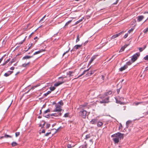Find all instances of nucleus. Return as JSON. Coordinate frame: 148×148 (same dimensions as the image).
Here are the masks:
<instances>
[{
	"label": "nucleus",
	"mask_w": 148,
	"mask_h": 148,
	"mask_svg": "<svg viewBox=\"0 0 148 148\" xmlns=\"http://www.w3.org/2000/svg\"><path fill=\"white\" fill-rule=\"evenodd\" d=\"M123 134H121L120 132H118L112 135L111 137H114V138H112V140L115 143H117L121 138H123Z\"/></svg>",
	"instance_id": "1"
},
{
	"label": "nucleus",
	"mask_w": 148,
	"mask_h": 148,
	"mask_svg": "<svg viewBox=\"0 0 148 148\" xmlns=\"http://www.w3.org/2000/svg\"><path fill=\"white\" fill-rule=\"evenodd\" d=\"M140 53H136L133 55L131 58V60L132 62H134L140 56Z\"/></svg>",
	"instance_id": "2"
},
{
	"label": "nucleus",
	"mask_w": 148,
	"mask_h": 148,
	"mask_svg": "<svg viewBox=\"0 0 148 148\" xmlns=\"http://www.w3.org/2000/svg\"><path fill=\"white\" fill-rule=\"evenodd\" d=\"M79 114L83 118H85L87 115V112L86 110H83L80 111Z\"/></svg>",
	"instance_id": "3"
},
{
	"label": "nucleus",
	"mask_w": 148,
	"mask_h": 148,
	"mask_svg": "<svg viewBox=\"0 0 148 148\" xmlns=\"http://www.w3.org/2000/svg\"><path fill=\"white\" fill-rule=\"evenodd\" d=\"M103 97L104 98V99L102 100L101 101H100V102L101 103H108L109 102V97H107L104 98L103 97Z\"/></svg>",
	"instance_id": "4"
},
{
	"label": "nucleus",
	"mask_w": 148,
	"mask_h": 148,
	"mask_svg": "<svg viewBox=\"0 0 148 148\" xmlns=\"http://www.w3.org/2000/svg\"><path fill=\"white\" fill-rule=\"evenodd\" d=\"M56 108L54 110V112H60L62 110L61 106L59 104H56Z\"/></svg>",
	"instance_id": "5"
},
{
	"label": "nucleus",
	"mask_w": 148,
	"mask_h": 148,
	"mask_svg": "<svg viewBox=\"0 0 148 148\" xmlns=\"http://www.w3.org/2000/svg\"><path fill=\"white\" fill-rule=\"evenodd\" d=\"M6 105L8 106V109L10 107L12 103L13 100L11 99H8L7 100Z\"/></svg>",
	"instance_id": "6"
},
{
	"label": "nucleus",
	"mask_w": 148,
	"mask_h": 148,
	"mask_svg": "<svg viewBox=\"0 0 148 148\" xmlns=\"http://www.w3.org/2000/svg\"><path fill=\"white\" fill-rule=\"evenodd\" d=\"M141 103H143V105H145L147 104H148V101L146 102H134L133 104L135 106H137L138 104H141Z\"/></svg>",
	"instance_id": "7"
},
{
	"label": "nucleus",
	"mask_w": 148,
	"mask_h": 148,
	"mask_svg": "<svg viewBox=\"0 0 148 148\" xmlns=\"http://www.w3.org/2000/svg\"><path fill=\"white\" fill-rule=\"evenodd\" d=\"M129 44L127 45H125L124 46H123L122 47H121L120 50L119 51V52H122V51H123L125 48L127 46H128L129 45Z\"/></svg>",
	"instance_id": "8"
},
{
	"label": "nucleus",
	"mask_w": 148,
	"mask_h": 148,
	"mask_svg": "<svg viewBox=\"0 0 148 148\" xmlns=\"http://www.w3.org/2000/svg\"><path fill=\"white\" fill-rule=\"evenodd\" d=\"M144 16H140L137 17L138 19L137 21L138 22H140L144 18Z\"/></svg>",
	"instance_id": "9"
},
{
	"label": "nucleus",
	"mask_w": 148,
	"mask_h": 148,
	"mask_svg": "<svg viewBox=\"0 0 148 148\" xmlns=\"http://www.w3.org/2000/svg\"><path fill=\"white\" fill-rule=\"evenodd\" d=\"M112 92L111 91H109L108 92L105 93L103 95V97L104 98L106 96H107L109 95H110L112 94Z\"/></svg>",
	"instance_id": "10"
},
{
	"label": "nucleus",
	"mask_w": 148,
	"mask_h": 148,
	"mask_svg": "<svg viewBox=\"0 0 148 148\" xmlns=\"http://www.w3.org/2000/svg\"><path fill=\"white\" fill-rule=\"evenodd\" d=\"M13 72V71H9L7 73H5L4 74V75L5 77H8Z\"/></svg>",
	"instance_id": "11"
},
{
	"label": "nucleus",
	"mask_w": 148,
	"mask_h": 148,
	"mask_svg": "<svg viewBox=\"0 0 148 148\" xmlns=\"http://www.w3.org/2000/svg\"><path fill=\"white\" fill-rule=\"evenodd\" d=\"M127 67V65H125L123 67H121L120 69V71H122L126 69Z\"/></svg>",
	"instance_id": "12"
},
{
	"label": "nucleus",
	"mask_w": 148,
	"mask_h": 148,
	"mask_svg": "<svg viewBox=\"0 0 148 148\" xmlns=\"http://www.w3.org/2000/svg\"><path fill=\"white\" fill-rule=\"evenodd\" d=\"M97 122V119H92L91 121H90V123L92 124H95Z\"/></svg>",
	"instance_id": "13"
},
{
	"label": "nucleus",
	"mask_w": 148,
	"mask_h": 148,
	"mask_svg": "<svg viewBox=\"0 0 148 148\" xmlns=\"http://www.w3.org/2000/svg\"><path fill=\"white\" fill-rule=\"evenodd\" d=\"M90 67L89 69H88L87 70H85L83 72L82 74H81L80 75H79L77 78H79V77H81L82 75H84L85 73L87 71H88L90 69Z\"/></svg>",
	"instance_id": "14"
},
{
	"label": "nucleus",
	"mask_w": 148,
	"mask_h": 148,
	"mask_svg": "<svg viewBox=\"0 0 148 148\" xmlns=\"http://www.w3.org/2000/svg\"><path fill=\"white\" fill-rule=\"evenodd\" d=\"M96 56H93L91 58L89 62V64H90L92 62L93 60H94V59L96 58Z\"/></svg>",
	"instance_id": "15"
},
{
	"label": "nucleus",
	"mask_w": 148,
	"mask_h": 148,
	"mask_svg": "<svg viewBox=\"0 0 148 148\" xmlns=\"http://www.w3.org/2000/svg\"><path fill=\"white\" fill-rule=\"evenodd\" d=\"M45 51V50L44 49V50H43V49H41V50H40L37 52H35V53H34V55H36V54H38V53H41V52L43 51Z\"/></svg>",
	"instance_id": "16"
},
{
	"label": "nucleus",
	"mask_w": 148,
	"mask_h": 148,
	"mask_svg": "<svg viewBox=\"0 0 148 148\" xmlns=\"http://www.w3.org/2000/svg\"><path fill=\"white\" fill-rule=\"evenodd\" d=\"M147 47V45H145L143 47L138 48L139 51L140 52L142 51Z\"/></svg>",
	"instance_id": "17"
},
{
	"label": "nucleus",
	"mask_w": 148,
	"mask_h": 148,
	"mask_svg": "<svg viewBox=\"0 0 148 148\" xmlns=\"http://www.w3.org/2000/svg\"><path fill=\"white\" fill-rule=\"evenodd\" d=\"M32 57V56H24L23 58V60L29 59Z\"/></svg>",
	"instance_id": "18"
},
{
	"label": "nucleus",
	"mask_w": 148,
	"mask_h": 148,
	"mask_svg": "<svg viewBox=\"0 0 148 148\" xmlns=\"http://www.w3.org/2000/svg\"><path fill=\"white\" fill-rule=\"evenodd\" d=\"M82 45V44L81 45H76L74 46V49H77L81 47Z\"/></svg>",
	"instance_id": "19"
},
{
	"label": "nucleus",
	"mask_w": 148,
	"mask_h": 148,
	"mask_svg": "<svg viewBox=\"0 0 148 148\" xmlns=\"http://www.w3.org/2000/svg\"><path fill=\"white\" fill-rule=\"evenodd\" d=\"M103 125V123L101 122H98L97 123V126L100 127Z\"/></svg>",
	"instance_id": "20"
},
{
	"label": "nucleus",
	"mask_w": 148,
	"mask_h": 148,
	"mask_svg": "<svg viewBox=\"0 0 148 148\" xmlns=\"http://www.w3.org/2000/svg\"><path fill=\"white\" fill-rule=\"evenodd\" d=\"M64 83V82H60L59 83H56L54 84V86H58L59 85L62 84Z\"/></svg>",
	"instance_id": "21"
},
{
	"label": "nucleus",
	"mask_w": 148,
	"mask_h": 148,
	"mask_svg": "<svg viewBox=\"0 0 148 148\" xmlns=\"http://www.w3.org/2000/svg\"><path fill=\"white\" fill-rule=\"evenodd\" d=\"M30 63V62H29L27 63H24L22 64V66L23 67H25L27 66V65H29Z\"/></svg>",
	"instance_id": "22"
},
{
	"label": "nucleus",
	"mask_w": 148,
	"mask_h": 148,
	"mask_svg": "<svg viewBox=\"0 0 148 148\" xmlns=\"http://www.w3.org/2000/svg\"><path fill=\"white\" fill-rule=\"evenodd\" d=\"M116 102L117 103H120L121 104H124L125 103L124 102H121L119 101L118 100L116 99Z\"/></svg>",
	"instance_id": "23"
},
{
	"label": "nucleus",
	"mask_w": 148,
	"mask_h": 148,
	"mask_svg": "<svg viewBox=\"0 0 148 148\" xmlns=\"http://www.w3.org/2000/svg\"><path fill=\"white\" fill-rule=\"evenodd\" d=\"M73 73H74V72L70 71L67 74L70 76H73V75L72 74Z\"/></svg>",
	"instance_id": "24"
},
{
	"label": "nucleus",
	"mask_w": 148,
	"mask_h": 148,
	"mask_svg": "<svg viewBox=\"0 0 148 148\" xmlns=\"http://www.w3.org/2000/svg\"><path fill=\"white\" fill-rule=\"evenodd\" d=\"M12 147H15L18 145V144L16 142H13L12 143Z\"/></svg>",
	"instance_id": "25"
},
{
	"label": "nucleus",
	"mask_w": 148,
	"mask_h": 148,
	"mask_svg": "<svg viewBox=\"0 0 148 148\" xmlns=\"http://www.w3.org/2000/svg\"><path fill=\"white\" fill-rule=\"evenodd\" d=\"M10 58L7 60L5 61V62L2 64V65L4 66L7 63H8L9 61H10Z\"/></svg>",
	"instance_id": "26"
},
{
	"label": "nucleus",
	"mask_w": 148,
	"mask_h": 148,
	"mask_svg": "<svg viewBox=\"0 0 148 148\" xmlns=\"http://www.w3.org/2000/svg\"><path fill=\"white\" fill-rule=\"evenodd\" d=\"M50 111V110L49 109H48L47 110L45 111L43 113V116H44V114L46 113H47V112H49Z\"/></svg>",
	"instance_id": "27"
},
{
	"label": "nucleus",
	"mask_w": 148,
	"mask_h": 148,
	"mask_svg": "<svg viewBox=\"0 0 148 148\" xmlns=\"http://www.w3.org/2000/svg\"><path fill=\"white\" fill-rule=\"evenodd\" d=\"M4 137L5 138H11L12 137V136H11L7 135L6 134H5V135L4 136Z\"/></svg>",
	"instance_id": "28"
},
{
	"label": "nucleus",
	"mask_w": 148,
	"mask_h": 148,
	"mask_svg": "<svg viewBox=\"0 0 148 148\" xmlns=\"http://www.w3.org/2000/svg\"><path fill=\"white\" fill-rule=\"evenodd\" d=\"M131 121H127L126 123V125L127 127L129 125Z\"/></svg>",
	"instance_id": "29"
},
{
	"label": "nucleus",
	"mask_w": 148,
	"mask_h": 148,
	"mask_svg": "<svg viewBox=\"0 0 148 148\" xmlns=\"http://www.w3.org/2000/svg\"><path fill=\"white\" fill-rule=\"evenodd\" d=\"M72 21V20L69 21L68 22H67V23H66L64 27L68 25Z\"/></svg>",
	"instance_id": "30"
},
{
	"label": "nucleus",
	"mask_w": 148,
	"mask_h": 148,
	"mask_svg": "<svg viewBox=\"0 0 148 148\" xmlns=\"http://www.w3.org/2000/svg\"><path fill=\"white\" fill-rule=\"evenodd\" d=\"M93 74L92 71H91L90 73L87 74L86 75L87 76H90L91 75Z\"/></svg>",
	"instance_id": "31"
},
{
	"label": "nucleus",
	"mask_w": 148,
	"mask_h": 148,
	"mask_svg": "<svg viewBox=\"0 0 148 148\" xmlns=\"http://www.w3.org/2000/svg\"><path fill=\"white\" fill-rule=\"evenodd\" d=\"M51 92V91H49L47 93L44 94V95L45 96H47L48 94H50Z\"/></svg>",
	"instance_id": "32"
},
{
	"label": "nucleus",
	"mask_w": 148,
	"mask_h": 148,
	"mask_svg": "<svg viewBox=\"0 0 148 148\" xmlns=\"http://www.w3.org/2000/svg\"><path fill=\"white\" fill-rule=\"evenodd\" d=\"M16 59L15 58H13V59L12 60H11V61L9 63H10V64H11L12 63L14 62L15 61H16Z\"/></svg>",
	"instance_id": "33"
},
{
	"label": "nucleus",
	"mask_w": 148,
	"mask_h": 148,
	"mask_svg": "<svg viewBox=\"0 0 148 148\" xmlns=\"http://www.w3.org/2000/svg\"><path fill=\"white\" fill-rule=\"evenodd\" d=\"M58 104H59L60 106H62L63 105V103L62 101H59Z\"/></svg>",
	"instance_id": "34"
},
{
	"label": "nucleus",
	"mask_w": 148,
	"mask_h": 148,
	"mask_svg": "<svg viewBox=\"0 0 148 148\" xmlns=\"http://www.w3.org/2000/svg\"><path fill=\"white\" fill-rule=\"evenodd\" d=\"M116 57V56H115V55H114L111 58H110V59L109 60H108V61H110V60L111 59H112L113 60H114V59Z\"/></svg>",
	"instance_id": "35"
},
{
	"label": "nucleus",
	"mask_w": 148,
	"mask_h": 148,
	"mask_svg": "<svg viewBox=\"0 0 148 148\" xmlns=\"http://www.w3.org/2000/svg\"><path fill=\"white\" fill-rule=\"evenodd\" d=\"M32 45V43H31V44H29V47L28 49H27V50H25V51H27L30 48V47H31Z\"/></svg>",
	"instance_id": "36"
},
{
	"label": "nucleus",
	"mask_w": 148,
	"mask_h": 148,
	"mask_svg": "<svg viewBox=\"0 0 148 148\" xmlns=\"http://www.w3.org/2000/svg\"><path fill=\"white\" fill-rule=\"evenodd\" d=\"M79 35H78L77 36V39L76 40V42H78L79 40Z\"/></svg>",
	"instance_id": "37"
},
{
	"label": "nucleus",
	"mask_w": 148,
	"mask_h": 148,
	"mask_svg": "<svg viewBox=\"0 0 148 148\" xmlns=\"http://www.w3.org/2000/svg\"><path fill=\"white\" fill-rule=\"evenodd\" d=\"M123 32H124L123 31H122L118 34H116V37H117L118 36H119L121 34H122Z\"/></svg>",
	"instance_id": "38"
},
{
	"label": "nucleus",
	"mask_w": 148,
	"mask_h": 148,
	"mask_svg": "<svg viewBox=\"0 0 148 148\" xmlns=\"http://www.w3.org/2000/svg\"><path fill=\"white\" fill-rule=\"evenodd\" d=\"M90 134H88V135H87L86 136V137H85V139H88V138H90Z\"/></svg>",
	"instance_id": "39"
},
{
	"label": "nucleus",
	"mask_w": 148,
	"mask_h": 148,
	"mask_svg": "<svg viewBox=\"0 0 148 148\" xmlns=\"http://www.w3.org/2000/svg\"><path fill=\"white\" fill-rule=\"evenodd\" d=\"M56 88L55 87H51L50 88V89L51 90V91H53Z\"/></svg>",
	"instance_id": "40"
},
{
	"label": "nucleus",
	"mask_w": 148,
	"mask_h": 148,
	"mask_svg": "<svg viewBox=\"0 0 148 148\" xmlns=\"http://www.w3.org/2000/svg\"><path fill=\"white\" fill-rule=\"evenodd\" d=\"M54 114H55L54 115V116H60L62 115V113H59L58 115H57V114L56 113H54Z\"/></svg>",
	"instance_id": "41"
},
{
	"label": "nucleus",
	"mask_w": 148,
	"mask_h": 148,
	"mask_svg": "<svg viewBox=\"0 0 148 148\" xmlns=\"http://www.w3.org/2000/svg\"><path fill=\"white\" fill-rule=\"evenodd\" d=\"M20 134L19 132H16L15 133V136L16 137H17Z\"/></svg>",
	"instance_id": "42"
},
{
	"label": "nucleus",
	"mask_w": 148,
	"mask_h": 148,
	"mask_svg": "<svg viewBox=\"0 0 148 148\" xmlns=\"http://www.w3.org/2000/svg\"><path fill=\"white\" fill-rule=\"evenodd\" d=\"M148 32V27H147L146 29L144 30V33H146Z\"/></svg>",
	"instance_id": "43"
},
{
	"label": "nucleus",
	"mask_w": 148,
	"mask_h": 148,
	"mask_svg": "<svg viewBox=\"0 0 148 148\" xmlns=\"http://www.w3.org/2000/svg\"><path fill=\"white\" fill-rule=\"evenodd\" d=\"M132 63V62H131L130 61H129V62H128L127 63H126V64L128 65H130V64H131Z\"/></svg>",
	"instance_id": "44"
},
{
	"label": "nucleus",
	"mask_w": 148,
	"mask_h": 148,
	"mask_svg": "<svg viewBox=\"0 0 148 148\" xmlns=\"http://www.w3.org/2000/svg\"><path fill=\"white\" fill-rule=\"evenodd\" d=\"M144 59L146 60H148V55L145 57Z\"/></svg>",
	"instance_id": "45"
},
{
	"label": "nucleus",
	"mask_w": 148,
	"mask_h": 148,
	"mask_svg": "<svg viewBox=\"0 0 148 148\" xmlns=\"http://www.w3.org/2000/svg\"><path fill=\"white\" fill-rule=\"evenodd\" d=\"M117 37L116 35V34L113 35V36H112L111 37V38L113 39L116 38Z\"/></svg>",
	"instance_id": "46"
},
{
	"label": "nucleus",
	"mask_w": 148,
	"mask_h": 148,
	"mask_svg": "<svg viewBox=\"0 0 148 148\" xmlns=\"http://www.w3.org/2000/svg\"><path fill=\"white\" fill-rule=\"evenodd\" d=\"M134 29H131L129 30L128 31V32L129 33H130L131 32H132V31H133V30H134Z\"/></svg>",
	"instance_id": "47"
},
{
	"label": "nucleus",
	"mask_w": 148,
	"mask_h": 148,
	"mask_svg": "<svg viewBox=\"0 0 148 148\" xmlns=\"http://www.w3.org/2000/svg\"><path fill=\"white\" fill-rule=\"evenodd\" d=\"M128 33L126 34H125V35L124 36V38H126L127 37V36H128Z\"/></svg>",
	"instance_id": "48"
},
{
	"label": "nucleus",
	"mask_w": 148,
	"mask_h": 148,
	"mask_svg": "<svg viewBox=\"0 0 148 148\" xmlns=\"http://www.w3.org/2000/svg\"><path fill=\"white\" fill-rule=\"evenodd\" d=\"M50 124H47L46 125V128H49V127L50 126Z\"/></svg>",
	"instance_id": "49"
},
{
	"label": "nucleus",
	"mask_w": 148,
	"mask_h": 148,
	"mask_svg": "<svg viewBox=\"0 0 148 148\" xmlns=\"http://www.w3.org/2000/svg\"><path fill=\"white\" fill-rule=\"evenodd\" d=\"M69 114L68 113H66L64 115V117H67L68 116Z\"/></svg>",
	"instance_id": "50"
},
{
	"label": "nucleus",
	"mask_w": 148,
	"mask_h": 148,
	"mask_svg": "<svg viewBox=\"0 0 148 148\" xmlns=\"http://www.w3.org/2000/svg\"><path fill=\"white\" fill-rule=\"evenodd\" d=\"M51 133V132L47 133L46 134L45 136H48Z\"/></svg>",
	"instance_id": "51"
},
{
	"label": "nucleus",
	"mask_w": 148,
	"mask_h": 148,
	"mask_svg": "<svg viewBox=\"0 0 148 148\" xmlns=\"http://www.w3.org/2000/svg\"><path fill=\"white\" fill-rule=\"evenodd\" d=\"M67 147L68 148H71V145L68 144L67 146Z\"/></svg>",
	"instance_id": "52"
},
{
	"label": "nucleus",
	"mask_w": 148,
	"mask_h": 148,
	"mask_svg": "<svg viewBox=\"0 0 148 148\" xmlns=\"http://www.w3.org/2000/svg\"><path fill=\"white\" fill-rule=\"evenodd\" d=\"M101 78L103 80H104L105 78V77L103 75H102L101 76Z\"/></svg>",
	"instance_id": "53"
},
{
	"label": "nucleus",
	"mask_w": 148,
	"mask_h": 148,
	"mask_svg": "<svg viewBox=\"0 0 148 148\" xmlns=\"http://www.w3.org/2000/svg\"><path fill=\"white\" fill-rule=\"evenodd\" d=\"M69 50H68V51H66V52H64V53H63V56H64V55L66 53H68V52L69 51Z\"/></svg>",
	"instance_id": "54"
},
{
	"label": "nucleus",
	"mask_w": 148,
	"mask_h": 148,
	"mask_svg": "<svg viewBox=\"0 0 148 148\" xmlns=\"http://www.w3.org/2000/svg\"><path fill=\"white\" fill-rule=\"evenodd\" d=\"M119 1V0H116V2L113 3L114 4H116Z\"/></svg>",
	"instance_id": "55"
},
{
	"label": "nucleus",
	"mask_w": 148,
	"mask_h": 148,
	"mask_svg": "<svg viewBox=\"0 0 148 148\" xmlns=\"http://www.w3.org/2000/svg\"><path fill=\"white\" fill-rule=\"evenodd\" d=\"M14 69V67L13 66L11 67L10 69V70H13Z\"/></svg>",
	"instance_id": "56"
},
{
	"label": "nucleus",
	"mask_w": 148,
	"mask_h": 148,
	"mask_svg": "<svg viewBox=\"0 0 148 148\" xmlns=\"http://www.w3.org/2000/svg\"><path fill=\"white\" fill-rule=\"evenodd\" d=\"M3 59V57H2L0 59V63H1V62L2 60Z\"/></svg>",
	"instance_id": "57"
},
{
	"label": "nucleus",
	"mask_w": 148,
	"mask_h": 148,
	"mask_svg": "<svg viewBox=\"0 0 148 148\" xmlns=\"http://www.w3.org/2000/svg\"><path fill=\"white\" fill-rule=\"evenodd\" d=\"M45 130H43L42 131V133H45Z\"/></svg>",
	"instance_id": "58"
},
{
	"label": "nucleus",
	"mask_w": 148,
	"mask_h": 148,
	"mask_svg": "<svg viewBox=\"0 0 148 148\" xmlns=\"http://www.w3.org/2000/svg\"><path fill=\"white\" fill-rule=\"evenodd\" d=\"M50 116V115H47V116H45V117H47V118H49V117Z\"/></svg>",
	"instance_id": "59"
},
{
	"label": "nucleus",
	"mask_w": 148,
	"mask_h": 148,
	"mask_svg": "<svg viewBox=\"0 0 148 148\" xmlns=\"http://www.w3.org/2000/svg\"><path fill=\"white\" fill-rule=\"evenodd\" d=\"M119 91H120V89H117V91L118 93H119Z\"/></svg>",
	"instance_id": "60"
},
{
	"label": "nucleus",
	"mask_w": 148,
	"mask_h": 148,
	"mask_svg": "<svg viewBox=\"0 0 148 148\" xmlns=\"http://www.w3.org/2000/svg\"><path fill=\"white\" fill-rule=\"evenodd\" d=\"M90 141L91 143L92 144V143H93V141H92V139H90Z\"/></svg>",
	"instance_id": "61"
},
{
	"label": "nucleus",
	"mask_w": 148,
	"mask_h": 148,
	"mask_svg": "<svg viewBox=\"0 0 148 148\" xmlns=\"http://www.w3.org/2000/svg\"><path fill=\"white\" fill-rule=\"evenodd\" d=\"M5 138L4 137V136H2L0 137V139H2V138Z\"/></svg>",
	"instance_id": "62"
},
{
	"label": "nucleus",
	"mask_w": 148,
	"mask_h": 148,
	"mask_svg": "<svg viewBox=\"0 0 148 148\" xmlns=\"http://www.w3.org/2000/svg\"><path fill=\"white\" fill-rule=\"evenodd\" d=\"M82 148H86V146H84L82 147Z\"/></svg>",
	"instance_id": "63"
},
{
	"label": "nucleus",
	"mask_w": 148,
	"mask_h": 148,
	"mask_svg": "<svg viewBox=\"0 0 148 148\" xmlns=\"http://www.w3.org/2000/svg\"><path fill=\"white\" fill-rule=\"evenodd\" d=\"M145 114H148V111L145 113Z\"/></svg>",
	"instance_id": "64"
}]
</instances>
